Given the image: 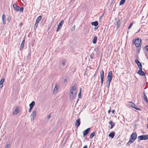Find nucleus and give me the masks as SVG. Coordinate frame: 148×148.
<instances>
[{
    "instance_id": "2",
    "label": "nucleus",
    "mask_w": 148,
    "mask_h": 148,
    "mask_svg": "<svg viewBox=\"0 0 148 148\" xmlns=\"http://www.w3.org/2000/svg\"><path fill=\"white\" fill-rule=\"evenodd\" d=\"M13 7L15 11H20L21 12H23L24 8L23 7L20 8L16 4L14 3L13 5Z\"/></svg>"
},
{
    "instance_id": "40",
    "label": "nucleus",
    "mask_w": 148,
    "mask_h": 148,
    "mask_svg": "<svg viewBox=\"0 0 148 148\" xmlns=\"http://www.w3.org/2000/svg\"><path fill=\"white\" fill-rule=\"evenodd\" d=\"M10 146V145L9 144H8L6 145L5 148H9Z\"/></svg>"
},
{
    "instance_id": "24",
    "label": "nucleus",
    "mask_w": 148,
    "mask_h": 148,
    "mask_svg": "<svg viewBox=\"0 0 148 148\" xmlns=\"http://www.w3.org/2000/svg\"><path fill=\"white\" fill-rule=\"evenodd\" d=\"M42 18V17L41 16H39L37 18L36 21V23H38L40 21V20H41Z\"/></svg>"
},
{
    "instance_id": "10",
    "label": "nucleus",
    "mask_w": 148,
    "mask_h": 148,
    "mask_svg": "<svg viewBox=\"0 0 148 148\" xmlns=\"http://www.w3.org/2000/svg\"><path fill=\"white\" fill-rule=\"evenodd\" d=\"M36 115V111L35 110L31 114V117L33 118L31 119V120L32 121H34V119L35 118V117Z\"/></svg>"
},
{
    "instance_id": "44",
    "label": "nucleus",
    "mask_w": 148,
    "mask_h": 148,
    "mask_svg": "<svg viewBox=\"0 0 148 148\" xmlns=\"http://www.w3.org/2000/svg\"><path fill=\"white\" fill-rule=\"evenodd\" d=\"M137 65H138V67L142 66V64L140 62L139 63V64H137Z\"/></svg>"
},
{
    "instance_id": "25",
    "label": "nucleus",
    "mask_w": 148,
    "mask_h": 148,
    "mask_svg": "<svg viewBox=\"0 0 148 148\" xmlns=\"http://www.w3.org/2000/svg\"><path fill=\"white\" fill-rule=\"evenodd\" d=\"M35 105V102L34 101H33L32 102L29 104V107H31L33 108V107Z\"/></svg>"
},
{
    "instance_id": "27",
    "label": "nucleus",
    "mask_w": 148,
    "mask_h": 148,
    "mask_svg": "<svg viewBox=\"0 0 148 148\" xmlns=\"http://www.w3.org/2000/svg\"><path fill=\"white\" fill-rule=\"evenodd\" d=\"M95 132H92L90 135L89 138L90 139L92 138L93 137L95 136Z\"/></svg>"
},
{
    "instance_id": "49",
    "label": "nucleus",
    "mask_w": 148,
    "mask_h": 148,
    "mask_svg": "<svg viewBox=\"0 0 148 148\" xmlns=\"http://www.w3.org/2000/svg\"><path fill=\"white\" fill-rule=\"evenodd\" d=\"M98 27H95L94 28V30H95V31H96V30L97 29H98Z\"/></svg>"
},
{
    "instance_id": "3",
    "label": "nucleus",
    "mask_w": 148,
    "mask_h": 148,
    "mask_svg": "<svg viewBox=\"0 0 148 148\" xmlns=\"http://www.w3.org/2000/svg\"><path fill=\"white\" fill-rule=\"evenodd\" d=\"M77 91H71L70 90L69 93L70 100L71 101L76 97V95L77 93Z\"/></svg>"
},
{
    "instance_id": "16",
    "label": "nucleus",
    "mask_w": 148,
    "mask_h": 148,
    "mask_svg": "<svg viewBox=\"0 0 148 148\" xmlns=\"http://www.w3.org/2000/svg\"><path fill=\"white\" fill-rule=\"evenodd\" d=\"M25 42V39L24 38V39L23 40L22 42L21 43V45L20 47V50H21L22 49H23V47L24 44Z\"/></svg>"
},
{
    "instance_id": "15",
    "label": "nucleus",
    "mask_w": 148,
    "mask_h": 148,
    "mask_svg": "<svg viewBox=\"0 0 148 148\" xmlns=\"http://www.w3.org/2000/svg\"><path fill=\"white\" fill-rule=\"evenodd\" d=\"M6 16L4 14H3L2 16V20L3 22V24H6L5 18Z\"/></svg>"
},
{
    "instance_id": "11",
    "label": "nucleus",
    "mask_w": 148,
    "mask_h": 148,
    "mask_svg": "<svg viewBox=\"0 0 148 148\" xmlns=\"http://www.w3.org/2000/svg\"><path fill=\"white\" fill-rule=\"evenodd\" d=\"M81 122L80 121V119L79 118H78L77 119L75 122V127L77 128L78 127H79L80 124Z\"/></svg>"
},
{
    "instance_id": "5",
    "label": "nucleus",
    "mask_w": 148,
    "mask_h": 148,
    "mask_svg": "<svg viewBox=\"0 0 148 148\" xmlns=\"http://www.w3.org/2000/svg\"><path fill=\"white\" fill-rule=\"evenodd\" d=\"M112 71H110L108 73L107 76V80L106 82H111L112 78Z\"/></svg>"
},
{
    "instance_id": "46",
    "label": "nucleus",
    "mask_w": 148,
    "mask_h": 148,
    "mask_svg": "<svg viewBox=\"0 0 148 148\" xmlns=\"http://www.w3.org/2000/svg\"><path fill=\"white\" fill-rule=\"evenodd\" d=\"M145 48H146V50L148 52V45L146 46L145 47Z\"/></svg>"
},
{
    "instance_id": "51",
    "label": "nucleus",
    "mask_w": 148,
    "mask_h": 148,
    "mask_svg": "<svg viewBox=\"0 0 148 148\" xmlns=\"http://www.w3.org/2000/svg\"><path fill=\"white\" fill-rule=\"evenodd\" d=\"M64 83H66V82H67V79H65L64 80Z\"/></svg>"
},
{
    "instance_id": "53",
    "label": "nucleus",
    "mask_w": 148,
    "mask_h": 148,
    "mask_svg": "<svg viewBox=\"0 0 148 148\" xmlns=\"http://www.w3.org/2000/svg\"><path fill=\"white\" fill-rule=\"evenodd\" d=\"M83 148H87V145H85Z\"/></svg>"
},
{
    "instance_id": "29",
    "label": "nucleus",
    "mask_w": 148,
    "mask_h": 148,
    "mask_svg": "<svg viewBox=\"0 0 148 148\" xmlns=\"http://www.w3.org/2000/svg\"><path fill=\"white\" fill-rule=\"evenodd\" d=\"M38 23H35L34 27V30H35L36 29L37 27L38 26Z\"/></svg>"
},
{
    "instance_id": "32",
    "label": "nucleus",
    "mask_w": 148,
    "mask_h": 148,
    "mask_svg": "<svg viewBox=\"0 0 148 148\" xmlns=\"http://www.w3.org/2000/svg\"><path fill=\"white\" fill-rule=\"evenodd\" d=\"M74 85H75V84H74ZM75 86V85H74V86H73L71 88V90H71V91H76V90H75V87H74Z\"/></svg>"
},
{
    "instance_id": "23",
    "label": "nucleus",
    "mask_w": 148,
    "mask_h": 148,
    "mask_svg": "<svg viewBox=\"0 0 148 148\" xmlns=\"http://www.w3.org/2000/svg\"><path fill=\"white\" fill-rule=\"evenodd\" d=\"M97 37L96 36H94L93 39L92 40V43L93 44H95L96 43L97 40Z\"/></svg>"
},
{
    "instance_id": "41",
    "label": "nucleus",
    "mask_w": 148,
    "mask_h": 148,
    "mask_svg": "<svg viewBox=\"0 0 148 148\" xmlns=\"http://www.w3.org/2000/svg\"><path fill=\"white\" fill-rule=\"evenodd\" d=\"M103 15H104V13L101 16H100V17L99 18V20H100V21H101V18H102Z\"/></svg>"
},
{
    "instance_id": "43",
    "label": "nucleus",
    "mask_w": 148,
    "mask_h": 148,
    "mask_svg": "<svg viewBox=\"0 0 148 148\" xmlns=\"http://www.w3.org/2000/svg\"><path fill=\"white\" fill-rule=\"evenodd\" d=\"M10 19H11V18H10V16L8 17V18H7V21H8V22H9L10 21Z\"/></svg>"
},
{
    "instance_id": "38",
    "label": "nucleus",
    "mask_w": 148,
    "mask_h": 148,
    "mask_svg": "<svg viewBox=\"0 0 148 148\" xmlns=\"http://www.w3.org/2000/svg\"><path fill=\"white\" fill-rule=\"evenodd\" d=\"M133 25V23H131L129 27L128 28V29H130L132 25Z\"/></svg>"
},
{
    "instance_id": "13",
    "label": "nucleus",
    "mask_w": 148,
    "mask_h": 148,
    "mask_svg": "<svg viewBox=\"0 0 148 148\" xmlns=\"http://www.w3.org/2000/svg\"><path fill=\"white\" fill-rule=\"evenodd\" d=\"M91 24L92 25H93L95 27H97L99 23L97 21H95L94 22H91Z\"/></svg>"
},
{
    "instance_id": "20",
    "label": "nucleus",
    "mask_w": 148,
    "mask_h": 148,
    "mask_svg": "<svg viewBox=\"0 0 148 148\" xmlns=\"http://www.w3.org/2000/svg\"><path fill=\"white\" fill-rule=\"evenodd\" d=\"M58 88L59 86L57 85L56 84L53 89V92L54 93H56L58 91Z\"/></svg>"
},
{
    "instance_id": "48",
    "label": "nucleus",
    "mask_w": 148,
    "mask_h": 148,
    "mask_svg": "<svg viewBox=\"0 0 148 148\" xmlns=\"http://www.w3.org/2000/svg\"><path fill=\"white\" fill-rule=\"evenodd\" d=\"M115 112V110H113L112 111V112L113 114H114Z\"/></svg>"
},
{
    "instance_id": "8",
    "label": "nucleus",
    "mask_w": 148,
    "mask_h": 148,
    "mask_svg": "<svg viewBox=\"0 0 148 148\" xmlns=\"http://www.w3.org/2000/svg\"><path fill=\"white\" fill-rule=\"evenodd\" d=\"M64 23V21L63 20L61 21L59 23L56 32H58L60 30V29L61 28L62 25Z\"/></svg>"
},
{
    "instance_id": "50",
    "label": "nucleus",
    "mask_w": 148,
    "mask_h": 148,
    "mask_svg": "<svg viewBox=\"0 0 148 148\" xmlns=\"http://www.w3.org/2000/svg\"><path fill=\"white\" fill-rule=\"evenodd\" d=\"M90 57L91 59H92V56L91 54L90 55Z\"/></svg>"
},
{
    "instance_id": "17",
    "label": "nucleus",
    "mask_w": 148,
    "mask_h": 148,
    "mask_svg": "<svg viewBox=\"0 0 148 148\" xmlns=\"http://www.w3.org/2000/svg\"><path fill=\"white\" fill-rule=\"evenodd\" d=\"M109 124L110 125V129H112L115 125V123L113 122L112 121H110L109 122Z\"/></svg>"
},
{
    "instance_id": "19",
    "label": "nucleus",
    "mask_w": 148,
    "mask_h": 148,
    "mask_svg": "<svg viewBox=\"0 0 148 148\" xmlns=\"http://www.w3.org/2000/svg\"><path fill=\"white\" fill-rule=\"evenodd\" d=\"M129 105L130 106L133 108L135 106H136V105L134 103L131 101L129 102Z\"/></svg>"
},
{
    "instance_id": "61",
    "label": "nucleus",
    "mask_w": 148,
    "mask_h": 148,
    "mask_svg": "<svg viewBox=\"0 0 148 148\" xmlns=\"http://www.w3.org/2000/svg\"><path fill=\"white\" fill-rule=\"evenodd\" d=\"M43 148H44V147H43Z\"/></svg>"
},
{
    "instance_id": "52",
    "label": "nucleus",
    "mask_w": 148,
    "mask_h": 148,
    "mask_svg": "<svg viewBox=\"0 0 148 148\" xmlns=\"http://www.w3.org/2000/svg\"><path fill=\"white\" fill-rule=\"evenodd\" d=\"M75 25H74L73 27H72V28L73 29H74V30L75 29Z\"/></svg>"
},
{
    "instance_id": "42",
    "label": "nucleus",
    "mask_w": 148,
    "mask_h": 148,
    "mask_svg": "<svg viewBox=\"0 0 148 148\" xmlns=\"http://www.w3.org/2000/svg\"><path fill=\"white\" fill-rule=\"evenodd\" d=\"M139 68V70L138 71H142V66L138 67Z\"/></svg>"
},
{
    "instance_id": "18",
    "label": "nucleus",
    "mask_w": 148,
    "mask_h": 148,
    "mask_svg": "<svg viewBox=\"0 0 148 148\" xmlns=\"http://www.w3.org/2000/svg\"><path fill=\"white\" fill-rule=\"evenodd\" d=\"M137 73L138 74L142 76L145 75V73L143 71H138Z\"/></svg>"
},
{
    "instance_id": "59",
    "label": "nucleus",
    "mask_w": 148,
    "mask_h": 148,
    "mask_svg": "<svg viewBox=\"0 0 148 148\" xmlns=\"http://www.w3.org/2000/svg\"><path fill=\"white\" fill-rule=\"evenodd\" d=\"M129 33V31H128L127 32V33L128 34Z\"/></svg>"
},
{
    "instance_id": "55",
    "label": "nucleus",
    "mask_w": 148,
    "mask_h": 148,
    "mask_svg": "<svg viewBox=\"0 0 148 148\" xmlns=\"http://www.w3.org/2000/svg\"><path fill=\"white\" fill-rule=\"evenodd\" d=\"M3 86V84H0V88H1Z\"/></svg>"
},
{
    "instance_id": "7",
    "label": "nucleus",
    "mask_w": 148,
    "mask_h": 148,
    "mask_svg": "<svg viewBox=\"0 0 148 148\" xmlns=\"http://www.w3.org/2000/svg\"><path fill=\"white\" fill-rule=\"evenodd\" d=\"M137 135L136 132H134L130 136V138L133 140H135L137 138Z\"/></svg>"
},
{
    "instance_id": "21",
    "label": "nucleus",
    "mask_w": 148,
    "mask_h": 148,
    "mask_svg": "<svg viewBox=\"0 0 148 148\" xmlns=\"http://www.w3.org/2000/svg\"><path fill=\"white\" fill-rule=\"evenodd\" d=\"M115 135V132H111L109 134L108 136L109 137H111L112 138H113Z\"/></svg>"
},
{
    "instance_id": "56",
    "label": "nucleus",
    "mask_w": 148,
    "mask_h": 148,
    "mask_svg": "<svg viewBox=\"0 0 148 148\" xmlns=\"http://www.w3.org/2000/svg\"><path fill=\"white\" fill-rule=\"evenodd\" d=\"M110 112H111L110 110H108V113H109Z\"/></svg>"
},
{
    "instance_id": "45",
    "label": "nucleus",
    "mask_w": 148,
    "mask_h": 148,
    "mask_svg": "<svg viewBox=\"0 0 148 148\" xmlns=\"http://www.w3.org/2000/svg\"><path fill=\"white\" fill-rule=\"evenodd\" d=\"M33 108H32L31 107H29V112H31V111Z\"/></svg>"
},
{
    "instance_id": "12",
    "label": "nucleus",
    "mask_w": 148,
    "mask_h": 148,
    "mask_svg": "<svg viewBox=\"0 0 148 148\" xmlns=\"http://www.w3.org/2000/svg\"><path fill=\"white\" fill-rule=\"evenodd\" d=\"M121 23V20L119 19L118 21L116 22V27L117 29L120 27Z\"/></svg>"
},
{
    "instance_id": "47",
    "label": "nucleus",
    "mask_w": 148,
    "mask_h": 148,
    "mask_svg": "<svg viewBox=\"0 0 148 148\" xmlns=\"http://www.w3.org/2000/svg\"><path fill=\"white\" fill-rule=\"evenodd\" d=\"M51 117V115L50 114H49V115L47 116V118L48 119H50Z\"/></svg>"
},
{
    "instance_id": "37",
    "label": "nucleus",
    "mask_w": 148,
    "mask_h": 148,
    "mask_svg": "<svg viewBox=\"0 0 148 148\" xmlns=\"http://www.w3.org/2000/svg\"><path fill=\"white\" fill-rule=\"evenodd\" d=\"M134 108L136 110H139L140 111L141 110V109H140L138 108V107H137L136 106H135L134 107Z\"/></svg>"
},
{
    "instance_id": "22",
    "label": "nucleus",
    "mask_w": 148,
    "mask_h": 148,
    "mask_svg": "<svg viewBox=\"0 0 148 148\" xmlns=\"http://www.w3.org/2000/svg\"><path fill=\"white\" fill-rule=\"evenodd\" d=\"M143 95L144 96H143V98L144 101L146 102L147 103H148V100L144 92H143Z\"/></svg>"
},
{
    "instance_id": "36",
    "label": "nucleus",
    "mask_w": 148,
    "mask_h": 148,
    "mask_svg": "<svg viewBox=\"0 0 148 148\" xmlns=\"http://www.w3.org/2000/svg\"><path fill=\"white\" fill-rule=\"evenodd\" d=\"M4 79L3 78H2L0 81V84H3V83L4 82Z\"/></svg>"
},
{
    "instance_id": "58",
    "label": "nucleus",
    "mask_w": 148,
    "mask_h": 148,
    "mask_svg": "<svg viewBox=\"0 0 148 148\" xmlns=\"http://www.w3.org/2000/svg\"><path fill=\"white\" fill-rule=\"evenodd\" d=\"M79 100V99H77V102H76V103H77L78 102V101Z\"/></svg>"
},
{
    "instance_id": "35",
    "label": "nucleus",
    "mask_w": 148,
    "mask_h": 148,
    "mask_svg": "<svg viewBox=\"0 0 148 148\" xmlns=\"http://www.w3.org/2000/svg\"><path fill=\"white\" fill-rule=\"evenodd\" d=\"M31 55V52L30 51H29V52L28 56H27V58H30Z\"/></svg>"
},
{
    "instance_id": "14",
    "label": "nucleus",
    "mask_w": 148,
    "mask_h": 148,
    "mask_svg": "<svg viewBox=\"0 0 148 148\" xmlns=\"http://www.w3.org/2000/svg\"><path fill=\"white\" fill-rule=\"evenodd\" d=\"M134 140H133L132 139L130 138L128 142L126 143V145L127 146H128L130 145V144L132 143L134 141Z\"/></svg>"
},
{
    "instance_id": "33",
    "label": "nucleus",
    "mask_w": 148,
    "mask_h": 148,
    "mask_svg": "<svg viewBox=\"0 0 148 148\" xmlns=\"http://www.w3.org/2000/svg\"><path fill=\"white\" fill-rule=\"evenodd\" d=\"M107 82V84H106V86L107 88H109V86H110V83L111 82Z\"/></svg>"
},
{
    "instance_id": "9",
    "label": "nucleus",
    "mask_w": 148,
    "mask_h": 148,
    "mask_svg": "<svg viewBox=\"0 0 148 148\" xmlns=\"http://www.w3.org/2000/svg\"><path fill=\"white\" fill-rule=\"evenodd\" d=\"M90 130V128H88L84 131L83 132V136L84 137L87 135L89 132Z\"/></svg>"
},
{
    "instance_id": "26",
    "label": "nucleus",
    "mask_w": 148,
    "mask_h": 148,
    "mask_svg": "<svg viewBox=\"0 0 148 148\" xmlns=\"http://www.w3.org/2000/svg\"><path fill=\"white\" fill-rule=\"evenodd\" d=\"M19 112V110L18 107H16L14 111V112L13 114H17Z\"/></svg>"
},
{
    "instance_id": "28",
    "label": "nucleus",
    "mask_w": 148,
    "mask_h": 148,
    "mask_svg": "<svg viewBox=\"0 0 148 148\" xmlns=\"http://www.w3.org/2000/svg\"><path fill=\"white\" fill-rule=\"evenodd\" d=\"M125 0H121L119 2V5H123L125 3Z\"/></svg>"
},
{
    "instance_id": "39",
    "label": "nucleus",
    "mask_w": 148,
    "mask_h": 148,
    "mask_svg": "<svg viewBox=\"0 0 148 148\" xmlns=\"http://www.w3.org/2000/svg\"><path fill=\"white\" fill-rule=\"evenodd\" d=\"M135 62L137 64H139L140 62L138 61V59H136L135 60Z\"/></svg>"
},
{
    "instance_id": "34",
    "label": "nucleus",
    "mask_w": 148,
    "mask_h": 148,
    "mask_svg": "<svg viewBox=\"0 0 148 148\" xmlns=\"http://www.w3.org/2000/svg\"><path fill=\"white\" fill-rule=\"evenodd\" d=\"M81 88H80V90L79 92V93L78 94V97L79 98H81Z\"/></svg>"
},
{
    "instance_id": "1",
    "label": "nucleus",
    "mask_w": 148,
    "mask_h": 148,
    "mask_svg": "<svg viewBox=\"0 0 148 148\" xmlns=\"http://www.w3.org/2000/svg\"><path fill=\"white\" fill-rule=\"evenodd\" d=\"M141 42L142 40L140 38L134 39L132 40V44L135 45L136 47H140L141 46Z\"/></svg>"
},
{
    "instance_id": "54",
    "label": "nucleus",
    "mask_w": 148,
    "mask_h": 148,
    "mask_svg": "<svg viewBox=\"0 0 148 148\" xmlns=\"http://www.w3.org/2000/svg\"><path fill=\"white\" fill-rule=\"evenodd\" d=\"M22 25H23V23L22 22H21L20 23L19 25L20 26H21Z\"/></svg>"
},
{
    "instance_id": "4",
    "label": "nucleus",
    "mask_w": 148,
    "mask_h": 148,
    "mask_svg": "<svg viewBox=\"0 0 148 148\" xmlns=\"http://www.w3.org/2000/svg\"><path fill=\"white\" fill-rule=\"evenodd\" d=\"M138 139L139 140H145L148 139V135H141L138 136Z\"/></svg>"
},
{
    "instance_id": "30",
    "label": "nucleus",
    "mask_w": 148,
    "mask_h": 148,
    "mask_svg": "<svg viewBox=\"0 0 148 148\" xmlns=\"http://www.w3.org/2000/svg\"><path fill=\"white\" fill-rule=\"evenodd\" d=\"M66 62V60L65 59L63 60L62 62V66H64L65 65V63Z\"/></svg>"
},
{
    "instance_id": "60",
    "label": "nucleus",
    "mask_w": 148,
    "mask_h": 148,
    "mask_svg": "<svg viewBox=\"0 0 148 148\" xmlns=\"http://www.w3.org/2000/svg\"><path fill=\"white\" fill-rule=\"evenodd\" d=\"M147 121H148V118H147Z\"/></svg>"
},
{
    "instance_id": "57",
    "label": "nucleus",
    "mask_w": 148,
    "mask_h": 148,
    "mask_svg": "<svg viewBox=\"0 0 148 148\" xmlns=\"http://www.w3.org/2000/svg\"><path fill=\"white\" fill-rule=\"evenodd\" d=\"M145 56L148 59V57L147 56L146 54H145Z\"/></svg>"
},
{
    "instance_id": "6",
    "label": "nucleus",
    "mask_w": 148,
    "mask_h": 148,
    "mask_svg": "<svg viewBox=\"0 0 148 148\" xmlns=\"http://www.w3.org/2000/svg\"><path fill=\"white\" fill-rule=\"evenodd\" d=\"M100 75L101 80V86H102L103 83L104 77V72L103 70L101 71V72L100 74Z\"/></svg>"
},
{
    "instance_id": "31",
    "label": "nucleus",
    "mask_w": 148,
    "mask_h": 148,
    "mask_svg": "<svg viewBox=\"0 0 148 148\" xmlns=\"http://www.w3.org/2000/svg\"><path fill=\"white\" fill-rule=\"evenodd\" d=\"M136 47L138 48L137 49V53H138V54H139L140 53V51L141 49V47L140 46V47Z\"/></svg>"
}]
</instances>
